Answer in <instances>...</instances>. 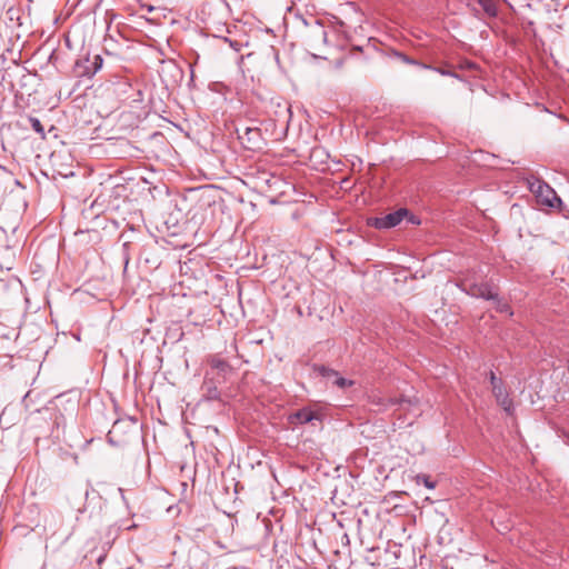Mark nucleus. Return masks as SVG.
Here are the masks:
<instances>
[{
    "instance_id": "obj_2",
    "label": "nucleus",
    "mask_w": 569,
    "mask_h": 569,
    "mask_svg": "<svg viewBox=\"0 0 569 569\" xmlns=\"http://www.w3.org/2000/svg\"><path fill=\"white\" fill-rule=\"evenodd\" d=\"M459 287L467 295L475 298H482L485 300L497 298V292L489 283H475L468 279H463Z\"/></svg>"
},
{
    "instance_id": "obj_8",
    "label": "nucleus",
    "mask_w": 569,
    "mask_h": 569,
    "mask_svg": "<svg viewBox=\"0 0 569 569\" xmlns=\"http://www.w3.org/2000/svg\"><path fill=\"white\" fill-rule=\"evenodd\" d=\"M480 9L488 16V17H496L498 13L497 4L495 0H477Z\"/></svg>"
},
{
    "instance_id": "obj_12",
    "label": "nucleus",
    "mask_w": 569,
    "mask_h": 569,
    "mask_svg": "<svg viewBox=\"0 0 569 569\" xmlns=\"http://www.w3.org/2000/svg\"><path fill=\"white\" fill-rule=\"evenodd\" d=\"M29 122H30L31 128H32L37 133H39L41 137H44V128H43V126H42L41 121H40L38 118L30 117V118H29Z\"/></svg>"
},
{
    "instance_id": "obj_1",
    "label": "nucleus",
    "mask_w": 569,
    "mask_h": 569,
    "mask_svg": "<svg viewBox=\"0 0 569 569\" xmlns=\"http://www.w3.org/2000/svg\"><path fill=\"white\" fill-rule=\"evenodd\" d=\"M527 181L529 190L536 196L538 202L550 208H557L561 204V199L556 191L543 180L532 176Z\"/></svg>"
},
{
    "instance_id": "obj_15",
    "label": "nucleus",
    "mask_w": 569,
    "mask_h": 569,
    "mask_svg": "<svg viewBox=\"0 0 569 569\" xmlns=\"http://www.w3.org/2000/svg\"><path fill=\"white\" fill-rule=\"evenodd\" d=\"M428 70H433L438 73H440L441 76H449V77H455V78H458V74L450 71V70H447V69H443V68H439V67H431L428 69Z\"/></svg>"
},
{
    "instance_id": "obj_9",
    "label": "nucleus",
    "mask_w": 569,
    "mask_h": 569,
    "mask_svg": "<svg viewBox=\"0 0 569 569\" xmlns=\"http://www.w3.org/2000/svg\"><path fill=\"white\" fill-rule=\"evenodd\" d=\"M295 417L300 423H308L315 419V413L309 409H301L295 413Z\"/></svg>"
},
{
    "instance_id": "obj_20",
    "label": "nucleus",
    "mask_w": 569,
    "mask_h": 569,
    "mask_svg": "<svg viewBox=\"0 0 569 569\" xmlns=\"http://www.w3.org/2000/svg\"><path fill=\"white\" fill-rule=\"evenodd\" d=\"M4 412H2V415L0 416V425L2 423V417H3Z\"/></svg>"
},
{
    "instance_id": "obj_21",
    "label": "nucleus",
    "mask_w": 569,
    "mask_h": 569,
    "mask_svg": "<svg viewBox=\"0 0 569 569\" xmlns=\"http://www.w3.org/2000/svg\"><path fill=\"white\" fill-rule=\"evenodd\" d=\"M213 393L214 395L212 397H216L217 396V389L216 388L213 389Z\"/></svg>"
},
{
    "instance_id": "obj_18",
    "label": "nucleus",
    "mask_w": 569,
    "mask_h": 569,
    "mask_svg": "<svg viewBox=\"0 0 569 569\" xmlns=\"http://www.w3.org/2000/svg\"><path fill=\"white\" fill-rule=\"evenodd\" d=\"M251 134H252V136H254V137H256V136L258 137V136H260V130H259V129L247 128V129H246V136H251ZM250 139H251V138H250V137H248V140H249V141H250Z\"/></svg>"
},
{
    "instance_id": "obj_17",
    "label": "nucleus",
    "mask_w": 569,
    "mask_h": 569,
    "mask_svg": "<svg viewBox=\"0 0 569 569\" xmlns=\"http://www.w3.org/2000/svg\"><path fill=\"white\" fill-rule=\"evenodd\" d=\"M418 479H422L423 483H425V486L427 488H429V489H433L435 488V483L432 481H430L427 476H419Z\"/></svg>"
},
{
    "instance_id": "obj_16",
    "label": "nucleus",
    "mask_w": 569,
    "mask_h": 569,
    "mask_svg": "<svg viewBox=\"0 0 569 569\" xmlns=\"http://www.w3.org/2000/svg\"><path fill=\"white\" fill-rule=\"evenodd\" d=\"M77 72L86 70V68H91V61L89 59L79 60L76 63Z\"/></svg>"
},
{
    "instance_id": "obj_10",
    "label": "nucleus",
    "mask_w": 569,
    "mask_h": 569,
    "mask_svg": "<svg viewBox=\"0 0 569 569\" xmlns=\"http://www.w3.org/2000/svg\"><path fill=\"white\" fill-rule=\"evenodd\" d=\"M395 56L402 62L407 63V64H412V66H419L420 68L422 69H429L430 66L429 64H426V63H422V62H418L417 60L406 56L405 53L402 52H395Z\"/></svg>"
},
{
    "instance_id": "obj_5",
    "label": "nucleus",
    "mask_w": 569,
    "mask_h": 569,
    "mask_svg": "<svg viewBox=\"0 0 569 569\" xmlns=\"http://www.w3.org/2000/svg\"><path fill=\"white\" fill-rule=\"evenodd\" d=\"M417 405L418 399L416 397L389 398L387 403H385L386 407L398 406V409L403 411H410Z\"/></svg>"
},
{
    "instance_id": "obj_3",
    "label": "nucleus",
    "mask_w": 569,
    "mask_h": 569,
    "mask_svg": "<svg viewBox=\"0 0 569 569\" xmlns=\"http://www.w3.org/2000/svg\"><path fill=\"white\" fill-rule=\"evenodd\" d=\"M407 212L406 209H399L382 217H375L369 220V224L379 230L390 229L398 226Z\"/></svg>"
},
{
    "instance_id": "obj_13",
    "label": "nucleus",
    "mask_w": 569,
    "mask_h": 569,
    "mask_svg": "<svg viewBox=\"0 0 569 569\" xmlns=\"http://www.w3.org/2000/svg\"><path fill=\"white\" fill-rule=\"evenodd\" d=\"M333 383L339 388H346L352 386L353 381L347 380L346 378L339 377V375H337V377L333 378Z\"/></svg>"
},
{
    "instance_id": "obj_6",
    "label": "nucleus",
    "mask_w": 569,
    "mask_h": 569,
    "mask_svg": "<svg viewBox=\"0 0 569 569\" xmlns=\"http://www.w3.org/2000/svg\"><path fill=\"white\" fill-rule=\"evenodd\" d=\"M210 366L212 369L217 370L218 375L222 376L223 378H226L227 375L232 370L231 366L224 359L217 356L210 359Z\"/></svg>"
},
{
    "instance_id": "obj_11",
    "label": "nucleus",
    "mask_w": 569,
    "mask_h": 569,
    "mask_svg": "<svg viewBox=\"0 0 569 569\" xmlns=\"http://www.w3.org/2000/svg\"><path fill=\"white\" fill-rule=\"evenodd\" d=\"M313 370L319 376L327 378V379H333L338 375V372L336 370L330 369L326 366H315Z\"/></svg>"
},
{
    "instance_id": "obj_14",
    "label": "nucleus",
    "mask_w": 569,
    "mask_h": 569,
    "mask_svg": "<svg viewBox=\"0 0 569 569\" xmlns=\"http://www.w3.org/2000/svg\"><path fill=\"white\" fill-rule=\"evenodd\" d=\"M496 303V309L499 312H509V306L507 302L501 301L498 297L496 299H491Z\"/></svg>"
},
{
    "instance_id": "obj_4",
    "label": "nucleus",
    "mask_w": 569,
    "mask_h": 569,
    "mask_svg": "<svg viewBox=\"0 0 569 569\" xmlns=\"http://www.w3.org/2000/svg\"><path fill=\"white\" fill-rule=\"evenodd\" d=\"M490 383L492 387V392L498 401V403L507 411H511L512 400L509 398L507 391L505 390L502 382L498 379L493 372H490Z\"/></svg>"
},
{
    "instance_id": "obj_19",
    "label": "nucleus",
    "mask_w": 569,
    "mask_h": 569,
    "mask_svg": "<svg viewBox=\"0 0 569 569\" xmlns=\"http://www.w3.org/2000/svg\"><path fill=\"white\" fill-rule=\"evenodd\" d=\"M223 41L228 42L231 47L234 48V50H239V44L238 43H233V41L229 40L228 38H223Z\"/></svg>"
},
{
    "instance_id": "obj_7",
    "label": "nucleus",
    "mask_w": 569,
    "mask_h": 569,
    "mask_svg": "<svg viewBox=\"0 0 569 569\" xmlns=\"http://www.w3.org/2000/svg\"><path fill=\"white\" fill-rule=\"evenodd\" d=\"M103 59L101 56L96 54L91 61V68H86L83 71H79V76L82 77H92L94 76L102 67Z\"/></svg>"
}]
</instances>
